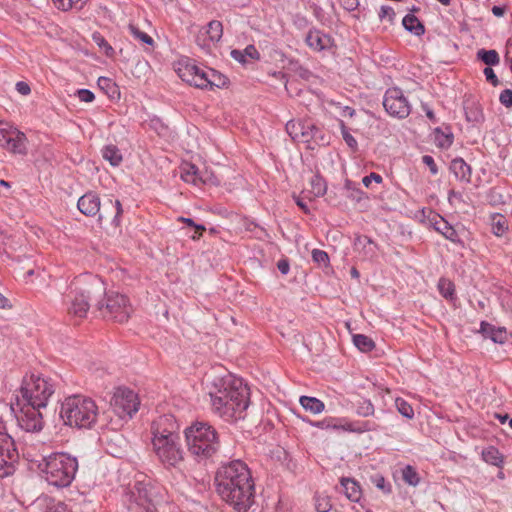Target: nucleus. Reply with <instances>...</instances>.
<instances>
[{
	"label": "nucleus",
	"mask_w": 512,
	"mask_h": 512,
	"mask_svg": "<svg viewBox=\"0 0 512 512\" xmlns=\"http://www.w3.org/2000/svg\"><path fill=\"white\" fill-rule=\"evenodd\" d=\"M449 170L461 183H471L472 168L463 158L457 157L450 162Z\"/></svg>",
	"instance_id": "obj_25"
},
{
	"label": "nucleus",
	"mask_w": 512,
	"mask_h": 512,
	"mask_svg": "<svg viewBox=\"0 0 512 512\" xmlns=\"http://www.w3.org/2000/svg\"><path fill=\"white\" fill-rule=\"evenodd\" d=\"M18 460L19 452L14 439L7 432L0 431V477L12 475Z\"/></svg>",
	"instance_id": "obj_12"
},
{
	"label": "nucleus",
	"mask_w": 512,
	"mask_h": 512,
	"mask_svg": "<svg viewBox=\"0 0 512 512\" xmlns=\"http://www.w3.org/2000/svg\"><path fill=\"white\" fill-rule=\"evenodd\" d=\"M216 490L223 501L246 512L255 501V484L248 466L234 460L220 466L215 476Z\"/></svg>",
	"instance_id": "obj_1"
},
{
	"label": "nucleus",
	"mask_w": 512,
	"mask_h": 512,
	"mask_svg": "<svg viewBox=\"0 0 512 512\" xmlns=\"http://www.w3.org/2000/svg\"><path fill=\"white\" fill-rule=\"evenodd\" d=\"M15 403H11V409L16 414L18 425L26 432H39L44 427L43 416L40 412L42 407L28 404L20 400L16 395Z\"/></svg>",
	"instance_id": "obj_10"
},
{
	"label": "nucleus",
	"mask_w": 512,
	"mask_h": 512,
	"mask_svg": "<svg viewBox=\"0 0 512 512\" xmlns=\"http://www.w3.org/2000/svg\"><path fill=\"white\" fill-rule=\"evenodd\" d=\"M312 258H313L314 262H316L320 265L326 266L329 263V256L323 250L314 249L312 251Z\"/></svg>",
	"instance_id": "obj_50"
},
{
	"label": "nucleus",
	"mask_w": 512,
	"mask_h": 512,
	"mask_svg": "<svg viewBox=\"0 0 512 512\" xmlns=\"http://www.w3.org/2000/svg\"><path fill=\"white\" fill-rule=\"evenodd\" d=\"M312 193L315 197L323 196L326 193V182L322 177L314 176L311 179Z\"/></svg>",
	"instance_id": "obj_42"
},
{
	"label": "nucleus",
	"mask_w": 512,
	"mask_h": 512,
	"mask_svg": "<svg viewBox=\"0 0 512 512\" xmlns=\"http://www.w3.org/2000/svg\"><path fill=\"white\" fill-rule=\"evenodd\" d=\"M54 5L62 11L72 9L81 10L89 0H52Z\"/></svg>",
	"instance_id": "obj_37"
},
{
	"label": "nucleus",
	"mask_w": 512,
	"mask_h": 512,
	"mask_svg": "<svg viewBox=\"0 0 512 512\" xmlns=\"http://www.w3.org/2000/svg\"><path fill=\"white\" fill-rule=\"evenodd\" d=\"M353 343L361 352H370L375 348L374 341L364 334H354Z\"/></svg>",
	"instance_id": "obj_35"
},
{
	"label": "nucleus",
	"mask_w": 512,
	"mask_h": 512,
	"mask_svg": "<svg viewBox=\"0 0 512 512\" xmlns=\"http://www.w3.org/2000/svg\"><path fill=\"white\" fill-rule=\"evenodd\" d=\"M402 476H403V479L406 483H408L409 485H413V486H416L418 483H419V477H418V473L416 472V470L410 466V465H407L403 471H402Z\"/></svg>",
	"instance_id": "obj_46"
},
{
	"label": "nucleus",
	"mask_w": 512,
	"mask_h": 512,
	"mask_svg": "<svg viewBox=\"0 0 512 512\" xmlns=\"http://www.w3.org/2000/svg\"><path fill=\"white\" fill-rule=\"evenodd\" d=\"M332 504L328 496L316 495L315 496V509L317 512H329Z\"/></svg>",
	"instance_id": "obj_47"
},
{
	"label": "nucleus",
	"mask_w": 512,
	"mask_h": 512,
	"mask_svg": "<svg viewBox=\"0 0 512 512\" xmlns=\"http://www.w3.org/2000/svg\"><path fill=\"white\" fill-rule=\"evenodd\" d=\"M15 87L21 95H28L31 92L30 86L24 81L17 82Z\"/></svg>",
	"instance_id": "obj_60"
},
{
	"label": "nucleus",
	"mask_w": 512,
	"mask_h": 512,
	"mask_svg": "<svg viewBox=\"0 0 512 512\" xmlns=\"http://www.w3.org/2000/svg\"><path fill=\"white\" fill-rule=\"evenodd\" d=\"M306 45L315 52L329 50L334 45L332 37L317 28H311L305 36Z\"/></svg>",
	"instance_id": "obj_19"
},
{
	"label": "nucleus",
	"mask_w": 512,
	"mask_h": 512,
	"mask_svg": "<svg viewBox=\"0 0 512 512\" xmlns=\"http://www.w3.org/2000/svg\"><path fill=\"white\" fill-rule=\"evenodd\" d=\"M152 439H157L158 437H164V438H180L177 430L178 425L172 415H162L158 417L157 420H155L152 423Z\"/></svg>",
	"instance_id": "obj_17"
},
{
	"label": "nucleus",
	"mask_w": 512,
	"mask_h": 512,
	"mask_svg": "<svg viewBox=\"0 0 512 512\" xmlns=\"http://www.w3.org/2000/svg\"><path fill=\"white\" fill-rule=\"evenodd\" d=\"M341 134L342 137L347 144V146L352 150L356 151L358 149L357 140L350 134L348 128L346 127L343 121L340 122Z\"/></svg>",
	"instance_id": "obj_44"
},
{
	"label": "nucleus",
	"mask_w": 512,
	"mask_h": 512,
	"mask_svg": "<svg viewBox=\"0 0 512 512\" xmlns=\"http://www.w3.org/2000/svg\"><path fill=\"white\" fill-rule=\"evenodd\" d=\"M404 28L416 36H421L425 33V27L420 20L413 14H407L402 20Z\"/></svg>",
	"instance_id": "obj_30"
},
{
	"label": "nucleus",
	"mask_w": 512,
	"mask_h": 512,
	"mask_svg": "<svg viewBox=\"0 0 512 512\" xmlns=\"http://www.w3.org/2000/svg\"><path fill=\"white\" fill-rule=\"evenodd\" d=\"M123 213L121 202L116 199L112 200L111 198H107L101 203V209L98 213V220L102 221L103 219H110L112 223L118 225L120 222V217Z\"/></svg>",
	"instance_id": "obj_21"
},
{
	"label": "nucleus",
	"mask_w": 512,
	"mask_h": 512,
	"mask_svg": "<svg viewBox=\"0 0 512 512\" xmlns=\"http://www.w3.org/2000/svg\"><path fill=\"white\" fill-rule=\"evenodd\" d=\"M0 146L14 154H26L27 137L8 122L0 121Z\"/></svg>",
	"instance_id": "obj_13"
},
{
	"label": "nucleus",
	"mask_w": 512,
	"mask_h": 512,
	"mask_svg": "<svg viewBox=\"0 0 512 512\" xmlns=\"http://www.w3.org/2000/svg\"><path fill=\"white\" fill-rule=\"evenodd\" d=\"M139 400L137 394L128 388H117L111 399V407L120 418H131L138 411Z\"/></svg>",
	"instance_id": "obj_14"
},
{
	"label": "nucleus",
	"mask_w": 512,
	"mask_h": 512,
	"mask_svg": "<svg viewBox=\"0 0 512 512\" xmlns=\"http://www.w3.org/2000/svg\"><path fill=\"white\" fill-rule=\"evenodd\" d=\"M105 295V283L92 274L81 275L74 279L67 294L69 315L77 318H85L87 313L97 300Z\"/></svg>",
	"instance_id": "obj_3"
},
{
	"label": "nucleus",
	"mask_w": 512,
	"mask_h": 512,
	"mask_svg": "<svg viewBox=\"0 0 512 512\" xmlns=\"http://www.w3.org/2000/svg\"><path fill=\"white\" fill-rule=\"evenodd\" d=\"M482 459L490 465L501 467L504 459L503 455L494 446H489L482 451Z\"/></svg>",
	"instance_id": "obj_32"
},
{
	"label": "nucleus",
	"mask_w": 512,
	"mask_h": 512,
	"mask_svg": "<svg viewBox=\"0 0 512 512\" xmlns=\"http://www.w3.org/2000/svg\"><path fill=\"white\" fill-rule=\"evenodd\" d=\"M12 305L8 298L0 293V309H10Z\"/></svg>",
	"instance_id": "obj_64"
},
{
	"label": "nucleus",
	"mask_w": 512,
	"mask_h": 512,
	"mask_svg": "<svg viewBox=\"0 0 512 512\" xmlns=\"http://www.w3.org/2000/svg\"><path fill=\"white\" fill-rule=\"evenodd\" d=\"M428 220L434 229L453 243H461L457 231L441 215L431 213Z\"/></svg>",
	"instance_id": "obj_22"
},
{
	"label": "nucleus",
	"mask_w": 512,
	"mask_h": 512,
	"mask_svg": "<svg viewBox=\"0 0 512 512\" xmlns=\"http://www.w3.org/2000/svg\"><path fill=\"white\" fill-rule=\"evenodd\" d=\"M101 153L102 157L114 167L119 166L123 160L120 150L113 144L104 146Z\"/></svg>",
	"instance_id": "obj_31"
},
{
	"label": "nucleus",
	"mask_w": 512,
	"mask_h": 512,
	"mask_svg": "<svg viewBox=\"0 0 512 512\" xmlns=\"http://www.w3.org/2000/svg\"><path fill=\"white\" fill-rule=\"evenodd\" d=\"M299 401H300L301 406L306 411H310L313 414H319L325 408L324 403L315 397L301 396Z\"/></svg>",
	"instance_id": "obj_33"
},
{
	"label": "nucleus",
	"mask_w": 512,
	"mask_h": 512,
	"mask_svg": "<svg viewBox=\"0 0 512 512\" xmlns=\"http://www.w3.org/2000/svg\"><path fill=\"white\" fill-rule=\"evenodd\" d=\"M439 293L447 300H453L455 298V285L454 283L444 277H441L437 284Z\"/></svg>",
	"instance_id": "obj_34"
},
{
	"label": "nucleus",
	"mask_w": 512,
	"mask_h": 512,
	"mask_svg": "<svg viewBox=\"0 0 512 512\" xmlns=\"http://www.w3.org/2000/svg\"><path fill=\"white\" fill-rule=\"evenodd\" d=\"M435 144L437 147L441 149H447L449 148L452 143L454 136L451 132H444L440 128L435 129Z\"/></svg>",
	"instance_id": "obj_36"
},
{
	"label": "nucleus",
	"mask_w": 512,
	"mask_h": 512,
	"mask_svg": "<svg viewBox=\"0 0 512 512\" xmlns=\"http://www.w3.org/2000/svg\"><path fill=\"white\" fill-rule=\"evenodd\" d=\"M97 83H98V86L102 90H104L110 98L119 96L118 86L110 78L99 77Z\"/></svg>",
	"instance_id": "obj_38"
},
{
	"label": "nucleus",
	"mask_w": 512,
	"mask_h": 512,
	"mask_svg": "<svg viewBox=\"0 0 512 512\" xmlns=\"http://www.w3.org/2000/svg\"><path fill=\"white\" fill-rule=\"evenodd\" d=\"M128 30L135 39H137V40L141 41L142 43L147 44L149 46L154 45L153 38L150 35H148L147 33L141 31L136 25L129 24Z\"/></svg>",
	"instance_id": "obj_41"
},
{
	"label": "nucleus",
	"mask_w": 512,
	"mask_h": 512,
	"mask_svg": "<svg viewBox=\"0 0 512 512\" xmlns=\"http://www.w3.org/2000/svg\"><path fill=\"white\" fill-rule=\"evenodd\" d=\"M39 469L45 481L56 488L71 485L78 471V460L66 452H55L43 458Z\"/></svg>",
	"instance_id": "obj_5"
},
{
	"label": "nucleus",
	"mask_w": 512,
	"mask_h": 512,
	"mask_svg": "<svg viewBox=\"0 0 512 512\" xmlns=\"http://www.w3.org/2000/svg\"><path fill=\"white\" fill-rule=\"evenodd\" d=\"M395 405L398 412L407 419L414 417V410L412 406L402 398H396Z\"/></svg>",
	"instance_id": "obj_43"
},
{
	"label": "nucleus",
	"mask_w": 512,
	"mask_h": 512,
	"mask_svg": "<svg viewBox=\"0 0 512 512\" xmlns=\"http://www.w3.org/2000/svg\"><path fill=\"white\" fill-rule=\"evenodd\" d=\"M311 121H289L286 124V131L293 141L309 143Z\"/></svg>",
	"instance_id": "obj_23"
},
{
	"label": "nucleus",
	"mask_w": 512,
	"mask_h": 512,
	"mask_svg": "<svg viewBox=\"0 0 512 512\" xmlns=\"http://www.w3.org/2000/svg\"><path fill=\"white\" fill-rule=\"evenodd\" d=\"M153 450L158 460L166 467H177L184 460V451L180 438L158 437L152 439Z\"/></svg>",
	"instance_id": "obj_11"
},
{
	"label": "nucleus",
	"mask_w": 512,
	"mask_h": 512,
	"mask_svg": "<svg viewBox=\"0 0 512 512\" xmlns=\"http://www.w3.org/2000/svg\"><path fill=\"white\" fill-rule=\"evenodd\" d=\"M463 108L467 122L477 125L484 121L483 110L478 102L474 100H466Z\"/></svg>",
	"instance_id": "obj_26"
},
{
	"label": "nucleus",
	"mask_w": 512,
	"mask_h": 512,
	"mask_svg": "<svg viewBox=\"0 0 512 512\" xmlns=\"http://www.w3.org/2000/svg\"><path fill=\"white\" fill-rule=\"evenodd\" d=\"M242 51H243V53L245 55V58L249 57L252 60H259L260 59V53L258 52V50L256 49V47L254 45H248Z\"/></svg>",
	"instance_id": "obj_56"
},
{
	"label": "nucleus",
	"mask_w": 512,
	"mask_h": 512,
	"mask_svg": "<svg viewBox=\"0 0 512 512\" xmlns=\"http://www.w3.org/2000/svg\"><path fill=\"white\" fill-rule=\"evenodd\" d=\"M379 18L381 20H387L389 23H393L395 18V11L390 6H381L379 12Z\"/></svg>",
	"instance_id": "obj_51"
},
{
	"label": "nucleus",
	"mask_w": 512,
	"mask_h": 512,
	"mask_svg": "<svg viewBox=\"0 0 512 512\" xmlns=\"http://www.w3.org/2000/svg\"><path fill=\"white\" fill-rule=\"evenodd\" d=\"M374 412V405L370 400H364L357 407V414L363 417L372 416Z\"/></svg>",
	"instance_id": "obj_49"
},
{
	"label": "nucleus",
	"mask_w": 512,
	"mask_h": 512,
	"mask_svg": "<svg viewBox=\"0 0 512 512\" xmlns=\"http://www.w3.org/2000/svg\"><path fill=\"white\" fill-rule=\"evenodd\" d=\"M231 57L240 62V63H246V58L242 50L234 49L230 53Z\"/></svg>",
	"instance_id": "obj_62"
},
{
	"label": "nucleus",
	"mask_w": 512,
	"mask_h": 512,
	"mask_svg": "<svg viewBox=\"0 0 512 512\" xmlns=\"http://www.w3.org/2000/svg\"><path fill=\"white\" fill-rule=\"evenodd\" d=\"M480 332L482 335L492 340L494 343H504L507 339V333L504 328H496L492 324L482 321L480 325Z\"/></svg>",
	"instance_id": "obj_27"
},
{
	"label": "nucleus",
	"mask_w": 512,
	"mask_h": 512,
	"mask_svg": "<svg viewBox=\"0 0 512 512\" xmlns=\"http://www.w3.org/2000/svg\"><path fill=\"white\" fill-rule=\"evenodd\" d=\"M93 42L104 52L107 57H113L115 51L113 47L106 41L104 36L99 32H94L92 34Z\"/></svg>",
	"instance_id": "obj_40"
},
{
	"label": "nucleus",
	"mask_w": 512,
	"mask_h": 512,
	"mask_svg": "<svg viewBox=\"0 0 512 512\" xmlns=\"http://www.w3.org/2000/svg\"><path fill=\"white\" fill-rule=\"evenodd\" d=\"M95 308L102 318L118 323L126 322L133 312L128 297L114 291H105V295L97 300Z\"/></svg>",
	"instance_id": "obj_8"
},
{
	"label": "nucleus",
	"mask_w": 512,
	"mask_h": 512,
	"mask_svg": "<svg viewBox=\"0 0 512 512\" xmlns=\"http://www.w3.org/2000/svg\"><path fill=\"white\" fill-rule=\"evenodd\" d=\"M483 73L486 77V80L490 82L493 86H497L499 84V80L491 67H486Z\"/></svg>",
	"instance_id": "obj_57"
},
{
	"label": "nucleus",
	"mask_w": 512,
	"mask_h": 512,
	"mask_svg": "<svg viewBox=\"0 0 512 512\" xmlns=\"http://www.w3.org/2000/svg\"><path fill=\"white\" fill-rule=\"evenodd\" d=\"M507 229L506 221L501 215L493 219L492 231L496 236H502Z\"/></svg>",
	"instance_id": "obj_48"
},
{
	"label": "nucleus",
	"mask_w": 512,
	"mask_h": 512,
	"mask_svg": "<svg viewBox=\"0 0 512 512\" xmlns=\"http://www.w3.org/2000/svg\"><path fill=\"white\" fill-rule=\"evenodd\" d=\"M386 112L395 118L405 119L411 112V105L400 88L387 89L383 98Z\"/></svg>",
	"instance_id": "obj_15"
},
{
	"label": "nucleus",
	"mask_w": 512,
	"mask_h": 512,
	"mask_svg": "<svg viewBox=\"0 0 512 512\" xmlns=\"http://www.w3.org/2000/svg\"><path fill=\"white\" fill-rule=\"evenodd\" d=\"M77 207L85 216L93 217L100 212L101 200L96 193L90 191L78 199Z\"/></svg>",
	"instance_id": "obj_20"
},
{
	"label": "nucleus",
	"mask_w": 512,
	"mask_h": 512,
	"mask_svg": "<svg viewBox=\"0 0 512 512\" xmlns=\"http://www.w3.org/2000/svg\"><path fill=\"white\" fill-rule=\"evenodd\" d=\"M277 268L283 275L288 274L290 270V264L288 259H280L277 263Z\"/></svg>",
	"instance_id": "obj_61"
},
{
	"label": "nucleus",
	"mask_w": 512,
	"mask_h": 512,
	"mask_svg": "<svg viewBox=\"0 0 512 512\" xmlns=\"http://www.w3.org/2000/svg\"><path fill=\"white\" fill-rule=\"evenodd\" d=\"M373 484L380 490L384 492L390 491V485L386 484L385 478L381 475H375L372 477Z\"/></svg>",
	"instance_id": "obj_54"
},
{
	"label": "nucleus",
	"mask_w": 512,
	"mask_h": 512,
	"mask_svg": "<svg viewBox=\"0 0 512 512\" xmlns=\"http://www.w3.org/2000/svg\"><path fill=\"white\" fill-rule=\"evenodd\" d=\"M499 101L505 107H512V90L505 89L500 93Z\"/></svg>",
	"instance_id": "obj_53"
},
{
	"label": "nucleus",
	"mask_w": 512,
	"mask_h": 512,
	"mask_svg": "<svg viewBox=\"0 0 512 512\" xmlns=\"http://www.w3.org/2000/svg\"><path fill=\"white\" fill-rule=\"evenodd\" d=\"M477 57L485 64L490 66H495L500 62L499 54L496 50L480 49L477 52Z\"/></svg>",
	"instance_id": "obj_39"
},
{
	"label": "nucleus",
	"mask_w": 512,
	"mask_h": 512,
	"mask_svg": "<svg viewBox=\"0 0 512 512\" xmlns=\"http://www.w3.org/2000/svg\"><path fill=\"white\" fill-rule=\"evenodd\" d=\"M181 178L183 181L194 185H198L199 183L219 184V180L213 174H203L196 165L191 163H185L181 167Z\"/></svg>",
	"instance_id": "obj_18"
},
{
	"label": "nucleus",
	"mask_w": 512,
	"mask_h": 512,
	"mask_svg": "<svg viewBox=\"0 0 512 512\" xmlns=\"http://www.w3.org/2000/svg\"><path fill=\"white\" fill-rule=\"evenodd\" d=\"M194 229L195 234L191 236L193 240L199 239L202 233L206 230L205 226L201 224H196V226H194Z\"/></svg>",
	"instance_id": "obj_63"
},
{
	"label": "nucleus",
	"mask_w": 512,
	"mask_h": 512,
	"mask_svg": "<svg viewBox=\"0 0 512 512\" xmlns=\"http://www.w3.org/2000/svg\"><path fill=\"white\" fill-rule=\"evenodd\" d=\"M340 482L346 497L353 502H358L362 496L358 483L350 478H342Z\"/></svg>",
	"instance_id": "obj_29"
},
{
	"label": "nucleus",
	"mask_w": 512,
	"mask_h": 512,
	"mask_svg": "<svg viewBox=\"0 0 512 512\" xmlns=\"http://www.w3.org/2000/svg\"><path fill=\"white\" fill-rule=\"evenodd\" d=\"M179 77L190 85L200 89L222 88L228 84V78L220 72L193 63L182 64L178 68Z\"/></svg>",
	"instance_id": "obj_7"
},
{
	"label": "nucleus",
	"mask_w": 512,
	"mask_h": 512,
	"mask_svg": "<svg viewBox=\"0 0 512 512\" xmlns=\"http://www.w3.org/2000/svg\"><path fill=\"white\" fill-rule=\"evenodd\" d=\"M339 3L347 11H354L359 6V0H339Z\"/></svg>",
	"instance_id": "obj_59"
},
{
	"label": "nucleus",
	"mask_w": 512,
	"mask_h": 512,
	"mask_svg": "<svg viewBox=\"0 0 512 512\" xmlns=\"http://www.w3.org/2000/svg\"><path fill=\"white\" fill-rule=\"evenodd\" d=\"M132 496L138 505L144 507L148 512H152L151 506L154 507V498L152 489L148 488L147 484L137 482L132 490Z\"/></svg>",
	"instance_id": "obj_24"
},
{
	"label": "nucleus",
	"mask_w": 512,
	"mask_h": 512,
	"mask_svg": "<svg viewBox=\"0 0 512 512\" xmlns=\"http://www.w3.org/2000/svg\"><path fill=\"white\" fill-rule=\"evenodd\" d=\"M382 177L381 175L377 174V173H370L369 175L365 176L362 180L363 184L365 187H369L371 182H376V183H381L382 182Z\"/></svg>",
	"instance_id": "obj_58"
},
{
	"label": "nucleus",
	"mask_w": 512,
	"mask_h": 512,
	"mask_svg": "<svg viewBox=\"0 0 512 512\" xmlns=\"http://www.w3.org/2000/svg\"><path fill=\"white\" fill-rule=\"evenodd\" d=\"M378 426L374 422L364 421L357 426L349 424L347 430L351 432L364 433L369 431H376Z\"/></svg>",
	"instance_id": "obj_45"
},
{
	"label": "nucleus",
	"mask_w": 512,
	"mask_h": 512,
	"mask_svg": "<svg viewBox=\"0 0 512 512\" xmlns=\"http://www.w3.org/2000/svg\"><path fill=\"white\" fill-rule=\"evenodd\" d=\"M60 417L67 426L91 429L98 417V406L89 397L72 395L61 403Z\"/></svg>",
	"instance_id": "obj_6"
},
{
	"label": "nucleus",
	"mask_w": 512,
	"mask_h": 512,
	"mask_svg": "<svg viewBox=\"0 0 512 512\" xmlns=\"http://www.w3.org/2000/svg\"><path fill=\"white\" fill-rule=\"evenodd\" d=\"M422 162L429 168L432 175L438 174V167L434 161V158L430 155H424L422 157Z\"/></svg>",
	"instance_id": "obj_55"
},
{
	"label": "nucleus",
	"mask_w": 512,
	"mask_h": 512,
	"mask_svg": "<svg viewBox=\"0 0 512 512\" xmlns=\"http://www.w3.org/2000/svg\"><path fill=\"white\" fill-rule=\"evenodd\" d=\"M53 393L54 385L49 379L32 374L24 378L18 395L22 402L45 408Z\"/></svg>",
	"instance_id": "obj_9"
},
{
	"label": "nucleus",
	"mask_w": 512,
	"mask_h": 512,
	"mask_svg": "<svg viewBox=\"0 0 512 512\" xmlns=\"http://www.w3.org/2000/svg\"><path fill=\"white\" fill-rule=\"evenodd\" d=\"M209 396L212 411L225 421L244 418L250 404L249 387L230 373L214 379Z\"/></svg>",
	"instance_id": "obj_2"
},
{
	"label": "nucleus",
	"mask_w": 512,
	"mask_h": 512,
	"mask_svg": "<svg viewBox=\"0 0 512 512\" xmlns=\"http://www.w3.org/2000/svg\"><path fill=\"white\" fill-rule=\"evenodd\" d=\"M184 434L188 451L198 462L213 460L219 453L220 434L208 422L196 421L185 429Z\"/></svg>",
	"instance_id": "obj_4"
},
{
	"label": "nucleus",
	"mask_w": 512,
	"mask_h": 512,
	"mask_svg": "<svg viewBox=\"0 0 512 512\" xmlns=\"http://www.w3.org/2000/svg\"><path fill=\"white\" fill-rule=\"evenodd\" d=\"M329 144V136L325 133V131L310 122V134H309V143L308 148L314 149L315 146H325Z\"/></svg>",
	"instance_id": "obj_28"
},
{
	"label": "nucleus",
	"mask_w": 512,
	"mask_h": 512,
	"mask_svg": "<svg viewBox=\"0 0 512 512\" xmlns=\"http://www.w3.org/2000/svg\"><path fill=\"white\" fill-rule=\"evenodd\" d=\"M78 99L82 102L90 103L95 99V95L89 89H79L76 92Z\"/></svg>",
	"instance_id": "obj_52"
},
{
	"label": "nucleus",
	"mask_w": 512,
	"mask_h": 512,
	"mask_svg": "<svg viewBox=\"0 0 512 512\" xmlns=\"http://www.w3.org/2000/svg\"><path fill=\"white\" fill-rule=\"evenodd\" d=\"M223 36V25L218 20L210 21L206 26H203L197 36L196 43L204 50H210L213 46L219 43Z\"/></svg>",
	"instance_id": "obj_16"
}]
</instances>
